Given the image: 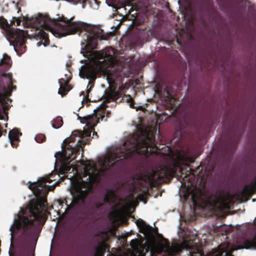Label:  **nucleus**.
I'll return each mask as SVG.
<instances>
[{"mask_svg": "<svg viewBox=\"0 0 256 256\" xmlns=\"http://www.w3.org/2000/svg\"><path fill=\"white\" fill-rule=\"evenodd\" d=\"M118 94V92H106V98L104 101V103H108L117 98Z\"/></svg>", "mask_w": 256, "mask_h": 256, "instance_id": "4be33fe9", "label": "nucleus"}, {"mask_svg": "<svg viewBox=\"0 0 256 256\" xmlns=\"http://www.w3.org/2000/svg\"><path fill=\"white\" fill-rule=\"evenodd\" d=\"M90 130L83 131L74 130L72 132L70 137L64 140L62 146V152L64 157L66 160H74L77 155L79 154L80 150L83 148L86 144V142L82 138L90 137L92 132L94 130V127L92 130L90 127Z\"/></svg>", "mask_w": 256, "mask_h": 256, "instance_id": "39448f33", "label": "nucleus"}, {"mask_svg": "<svg viewBox=\"0 0 256 256\" xmlns=\"http://www.w3.org/2000/svg\"><path fill=\"white\" fill-rule=\"evenodd\" d=\"M106 249V246L104 243H102L96 248L95 256H104Z\"/></svg>", "mask_w": 256, "mask_h": 256, "instance_id": "b1692460", "label": "nucleus"}, {"mask_svg": "<svg viewBox=\"0 0 256 256\" xmlns=\"http://www.w3.org/2000/svg\"><path fill=\"white\" fill-rule=\"evenodd\" d=\"M52 180L48 177L42 178L36 182L31 183L29 188L32 190L36 197V199L32 200L29 204L26 206L22 215H18V218L14 220V224L10 226V246H13L14 234L20 229L22 230L23 234L26 237H36L40 228L34 226V222L37 224L43 226L46 220V210L47 205V200L46 198L41 196L42 191L46 188L48 186L46 182H51Z\"/></svg>", "mask_w": 256, "mask_h": 256, "instance_id": "f03ea898", "label": "nucleus"}, {"mask_svg": "<svg viewBox=\"0 0 256 256\" xmlns=\"http://www.w3.org/2000/svg\"><path fill=\"white\" fill-rule=\"evenodd\" d=\"M136 224L140 228V232L142 233L148 239L154 240L155 235L159 236L162 238V249L164 252L162 256H174L178 253V246L176 244L170 246L168 240L158 234L157 228H153L140 218L136 220Z\"/></svg>", "mask_w": 256, "mask_h": 256, "instance_id": "423d86ee", "label": "nucleus"}, {"mask_svg": "<svg viewBox=\"0 0 256 256\" xmlns=\"http://www.w3.org/2000/svg\"><path fill=\"white\" fill-rule=\"evenodd\" d=\"M110 112H107V116H108V114H110Z\"/></svg>", "mask_w": 256, "mask_h": 256, "instance_id": "ea45409f", "label": "nucleus"}, {"mask_svg": "<svg viewBox=\"0 0 256 256\" xmlns=\"http://www.w3.org/2000/svg\"><path fill=\"white\" fill-rule=\"evenodd\" d=\"M80 163L82 165L84 166L87 168H90L92 166L90 161L84 162V160H81Z\"/></svg>", "mask_w": 256, "mask_h": 256, "instance_id": "c85d7f7f", "label": "nucleus"}, {"mask_svg": "<svg viewBox=\"0 0 256 256\" xmlns=\"http://www.w3.org/2000/svg\"><path fill=\"white\" fill-rule=\"evenodd\" d=\"M114 196V192L111 190H108L104 198V202L106 203L110 204L112 202V200Z\"/></svg>", "mask_w": 256, "mask_h": 256, "instance_id": "a878e982", "label": "nucleus"}, {"mask_svg": "<svg viewBox=\"0 0 256 256\" xmlns=\"http://www.w3.org/2000/svg\"><path fill=\"white\" fill-rule=\"evenodd\" d=\"M128 98L126 99V100L128 101V102L130 103V106L132 108H134V106H133V104L134 103V100L130 95H128Z\"/></svg>", "mask_w": 256, "mask_h": 256, "instance_id": "c756f323", "label": "nucleus"}, {"mask_svg": "<svg viewBox=\"0 0 256 256\" xmlns=\"http://www.w3.org/2000/svg\"><path fill=\"white\" fill-rule=\"evenodd\" d=\"M58 20L64 22V24H60L56 20L42 14L31 20L32 27L36 30V38L43 42L44 46L49 44L50 40L48 34L44 30L50 32L58 38L78 32L83 38L81 43L82 50H85L86 52L96 48L98 40H107L108 38V35L104 34L103 30L98 26L72 22V18L68 20L64 16L59 18Z\"/></svg>", "mask_w": 256, "mask_h": 256, "instance_id": "f257e3e1", "label": "nucleus"}, {"mask_svg": "<svg viewBox=\"0 0 256 256\" xmlns=\"http://www.w3.org/2000/svg\"><path fill=\"white\" fill-rule=\"evenodd\" d=\"M190 183L191 185L192 184V182H190Z\"/></svg>", "mask_w": 256, "mask_h": 256, "instance_id": "37998d69", "label": "nucleus"}, {"mask_svg": "<svg viewBox=\"0 0 256 256\" xmlns=\"http://www.w3.org/2000/svg\"><path fill=\"white\" fill-rule=\"evenodd\" d=\"M182 120L186 126H192L194 124V120L191 114L186 113L183 116Z\"/></svg>", "mask_w": 256, "mask_h": 256, "instance_id": "aec40b11", "label": "nucleus"}, {"mask_svg": "<svg viewBox=\"0 0 256 256\" xmlns=\"http://www.w3.org/2000/svg\"><path fill=\"white\" fill-rule=\"evenodd\" d=\"M192 200L194 205L204 201L212 209H222L227 206L225 196L222 194H209L204 189H196L192 192Z\"/></svg>", "mask_w": 256, "mask_h": 256, "instance_id": "0eeeda50", "label": "nucleus"}, {"mask_svg": "<svg viewBox=\"0 0 256 256\" xmlns=\"http://www.w3.org/2000/svg\"><path fill=\"white\" fill-rule=\"evenodd\" d=\"M46 140V137L45 135L42 134H37L35 136V140L38 143L43 142Z\"/></svg>", "mask_w": 256, "mask_h": 256, "instance_id": "bb28decb", "label": "nucleus"}, {"mask_svg": "<svg viewBox=\"0 0 256 256\" xmlns=\"http://www.w3.org/2000/svg\"><path fill=\"white\" fill-rule=\"evenodd\" d=\"M255 193H256V177L254 182L244 186L241 194L242 197L247 200Z\"/></svg>", "mask_w": 256, "mask_h": 256, "instance_id": "4468645a", "label": "nucleus"}, {"mask_svg": "<svg viewBox=\"0 0 256 256\" xmlns=\"http://www.w3.org/2000/svg\"><path fill=\"white\" fill-rule=\"evenodd\" d=\"M90 88H91V87ZM90 88L89 90H88L86 91L87 95L86 96V100L87 102H90V100L88 98V94L90 92Z\"/></svg>", "mask_w": 256, "mask_h": 256, "instance_id": "c9c22d12", "label": "nucleus"}, {"mask_svg": "<svg viewBox=\"0 0 256 256\" xmlns=\"http://www.w3.org/2000/svg\"><path fill=\"white\" fill-rule=\"evenodd\" d=\"M107 107L104 104H101L98 110H94V114L91 115H88L84 117L78 116V119L82 124H86V126L90 127L92 130L94 129L96 124L99 122V120H102L104 118L105 108Z\"/></svg>", "mask_w": 256, "mask_h": 256, "instance_id": "9b49d317", "label": "nucleus"}, {"mask_svg": "<svg viewBox=\"0 0 256 256\" xmlns=\"http://www.w3.org/2000/svg\"><path fill=\"white\" fill-rule=\"evenodd\" d=\"M216 166V161L210 156H207L204 162H201L196 170H190L192 176L194 177L197 176L198 180L203 182L204 186L208 178L212 175Z\"/></svg>", "mask_w": 256, "mask_h": 256, "instance_id": "9d476101", "label": "nucleus"}, {"mask_svg": "<svg viewBox=\"0 0 256 256\" xmlns=\"http://www.w3.org/2000/svg\"><path fill=\"white\" fill-rule=\"evenodd\" d=\"M10 256H12L10 252Z\"/></svg>", "mask_w": 256, "mask_h": 256, "instance_id": "79ce46f5", "label": "nucleus"}, {"mask_svg": "<svg viewBox=\"0 0 256 256\" xmlns=\"http://www.w3.org/2000/svg\"><path fill=\"white\" fill-rule=\"evenodd\" d=\"M2 128L1 126V124H0V137L2 135H6L7 132V131L6 130H2Z\"/></svg>", "mask_w": 256, "mask_h": 256, "instance_id": "7c9ffc66", "label": "nucleus"}, {"mask_svg": "<svg viewBox=\"0 0 256 256\" xmlns=\"http://www.w3.org/2000/svg\"><path fill=\"white\" fill-rule=\"evenodd\" d=\"M224 252V250L221 248L220 246H219L208 252L204 256H222Z\"/></svg>", "mask_w": 256, "mask_h": 256, "instance_id": "412c9836", "label": "nucleus"}, {"mask_svg": "<svg viewBox=\"0 0 256 256\" xmlns=\"http://www.w3.org/2000/svg\"><path fill=\"white\" fill-rule=\"evenodd\" d=\"M243 128L237 131L236 130H233L224 144L225 150L226 152H232L234 151L238 146L243 132Z\"/></svg>", "mask_w": 256, "mask_h": 256, "instance_id": "ddd939ff", "label": "nucleus"}, {"mask_svg": "<svg viewBox=\"0 0 256 256\" xmlns=\"http://www.w3.org/2000/svg\"><path fill=\"white\" fill-rule=\"evenodd\" d=\"M63 124V121L62 118L58 116L52 122V126L54 128H58L62 126Z\"/></svg>", "mask_w": 256, "mask_h": 256, "instance_id": "393cba45", "label": "nucleus"}, {"mask_svg": "<svg viewBox=\"0 0 256 256\" xmlns=\"http://www.w3.org/2000/svg\"><path fill=\"white\" fill-rule=\"evenodd\" d=\"M6 20L0 18V28L2 27Z\"/></svg>", "mask_w": 256, "mask_h": 256, "instance_id": "f704fd0d", "label": "nucleus"}, {"mask_svg": "<svg viewBox=\"0 0 256 256\" xmlns=\"http://www.w3.org/2000/svg\"><path fill=\"white\" fill-rule=\"evenodd\" d=\"M14 82L16 80L12 79V74L0 72V120L4 118L2 111L8 109L6 100L11 96L12 92L16 90V86L13 85Z\"/></svg>", "mask_w": 256, "mask_h": 256, "instance_id": "6e6552de", "label": "nucleus"}, {"mask_svg": "<svg viewBox=\"0 0 256 256\" xmlns=\"http://www.w3.org/2000/svg\"><path fill=\"white\" fill-rule=\"evenodd\" d=\"M8 34L14 39L12 42L14 48H22L26 42V33L23 30L17 28H12L7 31Z\"/></svg>", "mask_w": 256, "mask_h": 256, "instance_id": "f8f14e48", "label": "nucleus"}, {"mask_svg": "<svg viewBox=\"0 0 256 256\" xmlns=\"http://www.w3.org/2000/svg\"><path fill=\"white\" fill-rule=\"evenodd\" d=\"M154 142L151 133L142 132L140 134H132L124 143L118 152L108 156V165L110 167L123 166L125 160L131 158L134 154H146Z\"/></svg>", "mask_w": 256, "mask_h": 256, "instance_id": "20e7f679", "label": "nucleus"}, {"mask_svg": "<svg viewBox=\"0 0 256 256\" xmlns=\"http://www.w3.org/2000/svg\"><path fill=\"white\" fill-rule=\"evenodd\" d=\"M90 190H82L76 188L72 194V200L70 204H67L66 210H72L73 216L74 230H79L84 226L87 221L95 218L98 210L100 208L104 203L92 200L90 196Z\"/></svg>", "mask_w": 256, "mask_h": 256, "instance_id": "7ed1b4c3", "label": "nucleus"}, {"mask_svg": "<svg viewBox=\"0 0 256 256\" xmlns=\"http://www.w3.org/2000/svg\"><path fill=\"white\" fill-rule=\"evenodd\" d=\"M176 158L178 163L184 165H187L189 163H192L194 161V158L188 156L185 152L182 154L180 153Z\"/></svg>", "mask_w": 256, "mask_h": 256, "instance_id": "6ab92c4d", "label": "nucleus"}, {"mask_svg": "<svg viewBox=\"0 0 256 256\" xmlns=\"http://www.w3.org/2000/svg\"><path fill=\"white\" fill-rule=\"evenodd\" d=\"M0 65L4 69H7L10 66V58L6 54L4 55L3 58L0 60Z\"/></svg>", "mask_w": 256, "mask_h": 256, "instance_id": "5701e85b", "label": "nucleus"}, {"mask_svg": "<svg viewBox=\"0 0 256 256\" xmlns=\"http://www.w3.org/2000/svg\"><path fill=\"white\" fill-rule=\"evenodd\" d=\"M79 75L80 78L90 80H95L96 72L93 68L90 66L83 65L80 70Z\"/></svg>", "mask_w": 256, "mask_h": 256, "instance_id": "2eb2a0df", "label": "nucleus"}, {"mask_svg": "<svg viewBox=\"0 0 256 256\" xmlns=\"http://www.w3.org/2000/svg\"><path fill=\"white\" fill-rule=\"evenodd\" d=\"M69 82V80H65L62 78H60L58 80L60 88L58 90V94H60L62 96H66L70 90V89L68 88Z\"/></svg>", "mask_w": 256, "mask_h": 256, "instance_id": "a211bd4d", "label": "nucleus"}, {"mask_svg": "<svg viewBox=\"0 0 256 256\" xmlns=\"http://www.w3.org/2000/svg\"><path fill=\"white\" fill-rule=\"evenodd\" d=\"M70 168L67 165L63 166L61 169L60 170L59 173L61 174H64L65 172H67L70 170Z\"/></svg>", "mask_w": 256, "mask_h": 256, "instance_id": "cd10ccee", "label": "nucleus"}, {"mask_svg": "<svg viewBox=\"0 0 256 256\" xmlns=\"http://www.w3.org/2000/svg\"><path fill=\"white\" fill-rule=\"evenodd\" d=\"M93 131V136H96V138H98V134L96 132H95L94 130Z\"/></svg>", "mask_w": 256, "mask_h": 256, "instance_id": "e433bc0d", "label": "nucleus"}, {"mask_svg": "<svg viewBox=\"0 0 256 256\" xmlns=\"http://www.w3.org/2000/svg\"><path fill=\"white\" fill-rule=\"evenodd\" d=\"M175 168L176 164L160 166L156 170H153L151 174L146 176V180H147L148 182L152 184L156 180L160 182L170 180L175 174ZM140 179L144 180L142 176H140Z\"/></svg>", "mask_w": 256, "mask_h": 256, "instance_id": "1a4fd4ad", "label": "nucleus"}, {"mask_svg": "<svg viewBox=\"0 0 256 256\" xmlns=\"http://www.w3.org/2000/svg\"><path fill=\"white\" fill-rule=\"evenodd\" d=\"M14 22H14V20H12V21L11 22V24H14Z\"/></svg>", "mask_w": 256, "mask_h": 256, "instance_id": "4c0bfd02", "label": "nucleus"}, {"mask_svg": "<svg viewBox=\"0 0 256 256\" xmlns=\"http://www.w3.org/2000/svg\"><path fill=\"white\" fill-rule=\"evenodd\" d=\"M115 1V0H106V2L109 6H112L114 4Z\"/></svg>", "mask_w": 256, "mask_h": 256, "instance_id": "2f4dec72", "label": "nucleus"}, {"mask_svg": "<svg viewBox=\"0 0 256 256\" xmlns=\"http://www.w3.org/2000/svg\"><path fill=\"white\" fill-rule=\"evenodd\" d=\"M98 62L100 63L105 62L106 60L112 64L114 60V52L112 50L108 48L104 52H100L98 56Z\"/></svg>", "mask_w": 256, "mask_h": 256, "instance_id": "dca6fc26", "label": "nucleus"}, {"mask_svg": "<svg viewBox=\"0 0 256 256\" xmlns=\"http://www.w3.org/2000/svg\"><path fill=\"white\" fill-rule=\"evenodd\" d=\"M226 256H232V254H228V253H226Z\"/></svg>", "mask_w": 256, "mask_h": 256, "instance_id": "58836bf2", "label": "nucleus"}, {"mask_svg": "<svg viewBox=\"0 0 256 256\" xmlns=\"http://www.w3.org/2000/svg\"><path fill=\"white\" fill-rule=\"evenodd\" d=\"M52 175H53V172H52V173L50 174V176H52Z\"/></svg>", "mask_w": 256, "mask_h": 256, "instance_id": "a19ab883", "label": "nucleus"}, {"mask_svg": "<svg viewBox=\"0 0 256 256\" xmlns=\"http://www.w3.org/2000/svg\"><path fill=\"white\" fill-rule=\"evenodd\" d=\"M13 18L16 20V26H20V23H21L20 19L19 18Z\"/></svg>", "mask_w": 256, "mask_h": 256, "instance_id": "72a5a7b5", "label": "nucleus"}, {"mask_svg": "<svg viewBox=\"0 0 256 256\" xmlns=\"http://www.w3.org/2000/svg\"><path fill=\"white\" fill-rule=\"evenodd\" d=\"M56 187V184H54L52 186H48V187L46 188H44L45 190H47L48 192V191H52Z\"/></svg>", "mask_w": 256, "mask_h": 256, "instance_id": "473e14b6", "label": "nucleus"}, {"mask_svg": "<svg viewBox=\"0 0 256 256\" xmlns=\"http://www.w3.org/2000/svg\"><path fill=\"white\" fill-rule=\"evenodd\" d=\"M20 135H22V133L20 132L17 129L14 128L10 131L8 138L13 148L18 146Z\"/></svg>", "mask_w": 256, "mask_h": 256, "instance_id": "f3484780", "label": "nucleus"}]
</instances>
